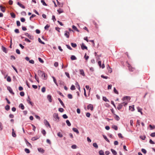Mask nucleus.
<instances>
[{
  "label": "nucleus",
  "mask_w": 155,
  "mask_h": 155,
  "mask_svg": "<svg viewBox=\"0 0 155 155\" xmlns=\"http://www.w3.org/2000/svg\"><path fill=\"white\" fill-rule=\"evenodd\" d=\"M130 99V97L125 96L122 99V100L124 101L122 103L118 104L117 107V109L120 110L122 107L123 106H126L128 103V101Z\"/></svg>",
  "instance_id": "nucleus-1"
},
{
  "label": "nucleus",
  "mask_w": 155,
  "mask_h": 155,
  "mask_svg": "<svg viewBox=\"0 0 155 155\" xmlns=\"http://www.w3.org/2000/svg\"><path fill=\"white\" fill-rule=\"evenodd\" d=\"M127 67H128L129 70L130 71H133L135 69L134 68H132V67H131L129 64H128Z\"/></svg>",
  "instance_id": "nucleus-2"
},
{
  "label": "nucleus",
  "mask_w": 155,
  "mask_h": 155,
  "mask_svg": "<svg viewBox=\"0 0 155 155\" xmlns=\"http://www.w3.org/2000/svg\"><path fill=\"white\" fill-rule=\"evenodd\" d=\"M64 35L67 38H69L70 36V33L67 31H64Z\"/></svg>",
  "instance_id": "nucleus-3"
},
{
  "label": "nucleus",
  "mask_w": 155,
  "mask_h": 155,
  "mask_svg": "<svg viewBox=\"0 0 155 155\" xmlns=\"http://www.w3.org/2000/svg\"><path fill=\"white\" fill-rule=\"evenodd\" d=\"M87 109H90L91 110H92L93 109V107L91 104H89L87 107Z\"/></svg>",
  "instance_id": "nucleus-4"
},
{
  "label": "nucleus",
  "mask_w": 155,
  "mask_h": 155,
  "mask_svg": "<svg viewBox=\"0 0 155 155\" xmlns=\"http://www.w3.org/2000/svg\"><path fill=\"white\" fill-rule=\"evenodd\" d=\"M81 48L82 50H84V49H86L87 50V47L84 45V43H82L81 45Z\"/></svg>",
  "instance_id": "nucleus-5"
},
{
  "label": "nucleus",
  "mask_w": 155,
  "mask_h": 155,
  "mask_svg": "<svg viewBox=\"0 0 155 155\" xmlns=\"http://www.w3.org/2000/svg\"><path fill=\"white\" fill-rule=\"evenodd\" d=\"M27 101L28 103V104H30L32 106H33V104L32 102H31V101L30 98L29 97H28V98L27 100Z\"/></svg>",
  "instance_id": "nucleus-6"
},
{
  "label": "nucleus",
  "mask_w": 155,
  "mask_h": 155,
  "mask_svg": "<svg viewBox=\"0 0 155 155\" xmlns=\"http://www.w3.org/2000/svg\"><path fill=\"white\" fill-rule=\"evenodd\" d=\"M114 118L116 120L118 121L120 119L119 117L116 114H114Z\"/></svg>",
  "instance_id": "nucleus-7"
},
{
  "label": "nucleus",
  "mask_w": 155,
  "mask_h": 155,
  "mask_svg": "<svg viewBox=\"0 0 155 155\" xmlns=\"http://www.w3.org/2000/svg\"><path fill=\"white\" fill-rule=\"evenodd\" d=\"M44 124L45 125H48L49 127H51L50 125L49 122H48V121L47 120H44Z\"/></svg>",
  "instance_id": "nucleus-8"
},
{
  "label": "nucleus",
  "mask_w": 155,
  "mask_h": 155,
  "mask_svg": "<svg viewBox=\"0 0 155 155\" xmlns=\"http://www.w3.org/2000/svg\"><path fill=\"white\" fill-rule=\"evenodd\" d=\"M47 99L49 102H52L51 97V95H48L47 96Z\"/></svg>",
  "instance_id": "nucleus-9"
},
{
  "label": "nucleus",
  "mask_w": 155,
  "mask_h": 155,
  "mask_svg": "<svg viewBox=\"0 0 155 155\" xmlns=\"http://www.w3.org/2000/svg\"><path fill=\"white\" fill-rule=\"evenodd\" d=\"M0 8L1 10L3 12H5V7L2 6V5H0Z\"/></svg>",
  "instance_id": "nucleus-10"
},
{
  "label": "nucleus",
  "mask_w": 155,
  "mask_h": 155,
  "mask_svg": "<svg viewBox=\"0 0 155 155\" xmlns=\"http://www.w3.org/2000/svg\"><path fill=\"white\" fill-rule=\"evenodd\" d=\"M17 5L22 8L24 9L25 8V6L23 5L20 3L19 2H18L17 3Z\"/></svg>",
  "instance_id": "nucleus-11"
},
{
  "label": "nucleus",
  "mask_w": 155,
  "mask_h": 155,
  "mask_svg": "<svg viewBox=\"0 0 155 155\" xmlns=\"http://www.w3.org/2000/svg\"><path fill=\"white\" fill-rule=\"evenodd\" d=\"M53 117H54V118H57L58 120L59 119V117H58V114L55 113V114H53Z\"/></svg>",
  "instance_id": "nucleus-12"
},
{
  "label": "nucleus",
  "mask_w": 155,
  "mask_h": 155,
  "mask_svg": "<svg viewBox=\"0 0 155 155\" xmlns=\"http://www.w3.org/2000/svg\"><path fill=\"white\" fill-rule=\"evenodd\" d=\"M134 105L129 106V110H130L132 111H133L134 110Z\"/></svg>",
  "instance_id": "nucleus-13"
},
{
  "label": "nucleus",
  "mask_w": 155,
  "mask_h": 155,
  "mask_svg": "<svg viewBox=\"0 0 155 155\" xmlns=\"http://www.w3.org/2000/svg\"><path fill=\"white\" fill-rule=\"evenodd\" d=\"M2 49L3 51L5 53H7L8 52V51L7 50V49L6 48L3 47V46H2Z\"/></svg>",
  "instance_id": "nucleus-14"
},
{
  "label": "nucleus",
  "mask_w": 155,
  "mask_h": 155,
  "mask_svg": "<svg viewBox=\"0 0 155 155\" xmlns=\"http://www.w3.org/2000/svg\"><path fill=\"white\" fill-rule=\"evenodd\" d=\"M73 130L76 132L77 134H79V132L78 130L75 128H73L72 129Z\"/></svg>",
  "instance_id": "nucleus-15"
},
{
  "label": "nucleus",
  "mask_w": 155,
  "mask_h": 155,
  "mask_svg": "<svg viewBox=\"0 0 155 155\" xmlns=\"http://www.w3.org/2000/svg\"><path fill=\"white\" fill-rule=\"evenodd\" d=\"M38 74L39 75H41V77H42V75L43 74H44V72L40 70H39L38 71Z\"/></svg>",
  "instance_id": "nucleus-16"
},
{
  "label": "nucleus",
  "mask_w": 155,
  "mask_h": 155,
  "mask_svg": "<svg viewBox=\"0 0 155 155\" xmlns=\"http://www.w3.org/2000/svg\"><path fill=\"white\" fill-rule=\"evenodd\" d=\"M8 90L9 92L12 94H14V93L13 92V91L12 89L10 87H9V88H8Z\"/></svg>",
  "instance_id": "nucleus-17"
},
{
  "label": "nucleus",
  "mask_w": 155,
  "mask_h": 155,
  "mask_svg": "<svg viewBox=\"0 0 155 155\" xmlns=\"http://www.w3.org/2000/svg\"><path fill=\"white\" fill-rule=\"evenodd\" d=\"M111 151L114 155H116L117 154V152L114 150L111 149Z\"/></svg>",
  "instance_id": "nucleus-18"
},
{
  "label": "nucleus",
  "mask_w": 155,
  "mask_h": 155,
  "mask_svg": "<svg viewBox=\"0 0 155 155\" xmlns=\"http://www.w3.org/2000/svg\"><path fill=\"white\" fill-rule=\"evenodd\" d=\"M57 12H58L59 14L63 12V10L61 8H59V9H58Z\"/></svg>",
  "instance_id": "nucleus-19"
},
{
  "label": "nucleus",
  "mask_w": 155,
  "mask_h": 155,
  "mask_svg": "<svg viewBox=\"0 0 155 155\" xmlns=\"http://www.w3.org/2000/svg\"><path fill=\"white\" fill-rule=\"evenodd\" d=\"M80 74H81L83 76H85V74H84V71L83 70H82V69L80 70Z\"/></svg>",
  "instance_id": "nucleus-20"
},
{
  "label": "nucleus",
  "mask_w": 155,
  "mask_h": 155,
  "mask_svg": "<svg viewBox=\"0 0 155 155\" xmlns=\"http://www.w3.org/2000/svg\"><path fill=\"white\" fill-rule=\"evenodd\" d=\"M19 107L22 110H24L25 107L22 104H20L19 105Z\"/></svg>",
  "instance_id": "nucleus-21"
},
{
  "label": "nucleus",
  "mask_w": 155,
  "mask_h": 155,
  "mask_svg": "<svg viewBox=\"0 0 155 155\" xmlns=\"http://www.w3.org/2000/svg\"><path fill=\"white\" fill-rule=\"evenodd\" d=\"M107 68L108 70V72L110 73H111L112 71L111 68L109 67V65H107Z\"/></svg>",
  "instance_id": "nucleus-22"
},
{
  "label": "nucleus",
  "mask_w": 155,
  "mask_h": 155,
  "mask_svg": "<svg viewBox=\"0 0 155 155\" xmlns=\"http://www.w3.org/2000/svg\"><path fill=\"white\" fill-rule=\"evenodd\" d=\"M12 135L14 137H15L16 136V134H15V132L14 131V129H12Z\"/></svg>",
  "instance_id": "nucleus-23"
},
{
  "label": "nucleus",
  "mask_w": 155,
  "mask_h": 155,
  "mask_svg": "<svg viewBox=\"0 0 155 155\" xmlns=\"http://www.w3.org/2000/svg\"><path fill=\"white\" fill-rule=\"evenodd\" d=\"M38 150L39 152L41 153H44V150L42 148H38Z\"/></svg>",
  "instance_id": "nucleus-24"
},
{
  "label": "nucleus",
  "mask_w": 155,
  "mask_h": 155,
  "mask_svg": "<svg viewBox=\"0 0 155 155\" xmlns=\"http://www.w3.org/2000/svg\"><path fill=\"white\" fill-rule=\"evenodd\" d=\"M58 101L60 102V103L62 105L63 107H64V104L63 103L62 101L61 100L60 98H58Z\"/></svg>",
  "instance_id": "nucleus-25"
},
{
  "label": "nucleus",
  "mask_w": 155,
  "mask_h": 155,
  "mask_svg": "<svg viewBox=\"0 0 155 155\" xmlns=\"http://www.w3.org/2000/svg\"><path fill=\"white\" fill-rule=\"evenodd\" d=\"M137 110H138V112H140L141 113V114H143V113H142V112L141 111V110H142V109L141 108H140L139 107H137Z\"/></svg>",
  "instance_id": "nucleus-26"
},
{
  "label": "nucleus",
  "mask_w": 155,
  "mask_h": 155,
  "mask_svg": "<svg viewBox=\"0 0 155 155\" xmlns=\"http://www.w3.org/2000/svg\"><path fill=\"white\" fill-rule=\"evenodd\" d=\"M10 106L8 105H6L5 107V109L7 110H8L10 109Z\"/></svg>",
  "instance_id": "nucleus-27"
},
{
  "label": "nucleus",
  "mask_w": 155,
  "mask_h": 155,
  "mask_svg": "<svg viewBox=\"0 0 155 155\" xmlns=\"http://www.w3.org/2000/svg\"><path fill=\"white\" fill-rule=\"evenodd\" d=\"M71 60H74L77 59L76 58L74 55H72L71 57Z\"/></svg>",
  "instance_id": "nucleus-28"
},
{
  "label": "nucleus",
  "mask_w": 155,
  "mask_h": 155,
  "mask_svg": "<svg viewBox=\"0 0 155 155\" xmlns=\"http://www.w3.org/2000/svg\"><path fill=\"white\" fill-rule=\"evenodd\" d=\"M10 15L12 18H15V15L14 13H13V12L11 13Z\"/></svg>",
  "instance_id": "nucleus-29"
},
{
  "label": "nucleus",
  "mask_w": 155,
  "mask_h": 155,
  "mask_svg": "<svg viewBox=\"0 0 155 155\" xmlns=\"http://www.w3.org/2000/svg\"><path fill=\"white\" fill-rule=\"evenodd\" d=\"M112 128L115 130H117L118 129V127H117V126L116 125H113L112 127Z\"/></svg>",
  "instance_id": "nucleus-30"
},
{
  "label": "nucleus",
  "mask_w": 155,
  "mask_h": 155,
  "mask_svg": "<svg viewBox=\"0 0 155 155\" xmlns=\"http://www.w3.org/2000/svg\"><path fill=\"white\" fill-rule=\"evenodd\" d=\"M103 137L105 139V140L107 141V142H108V143H109L110 142V141L109 140L107 139V137L105 135H103Z\"/></svg>",
  "instance_id": "nucleus-31"
},
{
  "label": "nucleus",
  "mask_w": 155,
  "mask_h": 155,
  "mask_svg": "<svg viewBox=\"0 0 155 155\" xmlns=\"http://www.w3.org/2000/svg\"><path fill=\"white\" fill-rule=\"evenodd\" d=\"M66 123L67 125L68 126H71V124L68 120H66Z\"/></svg>",
  "instance_id": "nucleus-32"
},
{
  "label": "nucleus",
  "mask_w": 155,
  "mask_h": 155,
  "mask_svg": "<svg viewBox=\"0 0 155 155\" xmlns=\"http://www.w3.org/2000/svg\"><path fill=\"white\" fill-rule=\"evenodd\" d=\"M99 153L100 155H104V152L102 150H100L99 152Z\"/></svg>",
  "instance_id": "nucleus-33"
},
{
  "label": "nucleus",
  "mask_w": 155,
  "mask_h": 155,
  "mask_svg": "<svg viewBox=\"0 0 155 155\" xmlns=\"http://www.w3.org/2000/svg\"><path fill=\"white\" fill-rule=\"evenodd\" d=\"M7 81L8 82H10L11 81V79L10 76H8L7 78Z\"/></svg>",
  "instance_id": "nucleus-34"
},
{
  "label": "nucleus",
  "mask_w": 155,
  "mask_h": 155,
  "mask_svg": "<svg viewBox=\"0 0 155 155\" xmlns=\"http://www.w3.org/2000/svg\"><path fill=\"white\" fill-rule=\"evenodd\" d=\"M71 46L73 48H75L77 46L76 44L73 43H71Z\"/></svg>",
  "instance_id": "nucleus-35"
},
{
  "label": "nucleus",
  "mask_w": 155,
  "mask_h": 155,
  "mask_svg": "<svg viewBox=\"0 0 155 155\" xmlns=\"http://www.w3.org/2000/svg\"><path fill=\"white\" fill-rule=\"evenodd\" d=\"M72 28L74 29V30H75L77 31H78V30L77 28L74 25H73L72 26Z\"/></svg>",
  "instance_id": "nucleus-36"
},
{
  "label": "nucleus",
  "mask_w": 155,
  "mask_h": 155,
  "mask_svg": "<svg viewBox=\"0 0 155 155\" xmlns=\"http://www.w3.org/2000/svg\"><path fill=\"white\" fill-rule=\"evenodd\" d=\"M57 135L60 137H63L62 134L60 132H58L57 134Z\"/></svg>",
  "instance_id": "nucleus-37"
},
{
  "label": "nucleus",
  "mask_w": 155,
  "mask_h": 155,
  "mask_svg": "<svg viewBox=\"0 0 155 155\" xmlns=\"http://www.w3.org/2000/svg\"><path fill=\"white\" fill-rule=\"evenodd\" d=\"M71 89L72 90H75V86L72 85L71 87Z\"/></svg>",
  "instance_id": "nucleus-38"
},
{
  "label": "nucleus",
  "mask_w": 155,
  "mask_h": 155,
  "mask_svg": "<svg viewBox=\"0 0 155 155\" xmlns=\"http://www.w3.org/2000/svg\"><path fill=\"white\" fill-rule=\"evenodd\" d=\"M103 100L105 102L109 101L106 98V97H103Z\"/></svg>",
  "instance_id": "nucleus-39"
},
{
  "label": "nucleus",
  "mask_w": 155,
  "mask_h": 155,
  "mask_svg": "<svg viewBox=\"0 0 155 155\" xmlns=\"http://www.w3.org/2000/svg\"><path fill=\"white\" fill-rule=\"evenodd\" d=\"M114 91L115 93L117 94H119V93H118V91L116 89L115 87H114Z\"/></svg>",
  "instance_id": "nucleus-40"
},
{
  "label": "nucleus",
  "mask_w": 155,
  "mask_h": 155,
  "mask_svg": "<svg viewBox=\"0 0 155 155\" xmlns=\"http://www.w3.org/2000/svg\"><path fill=\"white\" fill-rule=\"evenodd\" d=\"M38 41L41 43L42 44H43V45L45 44V43L44 42L42 41L40 39V38H38Z\"/></svg>",
  "instance_id": "nucleus-41"
},
{
  "label": "nucleus",
  "mask_w": 155,
  "mask_h": 155,
  "mask_svg": "<svg viewBox=\"0 0 155 155\" xmlns=\"http://www.w3.org/2000/svg\"><path fill=\"white\" fill-rule=\"evenodd\" d=\"M140 138L142 140H145V139L146 138V137L145 136H140Z\"/></svg>",
  "instance_id": "nucleus-42"
},
{
  "label": "nucleus",
  "mask_w": 155,
  "mask_h": 155,
  "mask_svg": "<svg viewBox=\"0 0 155 155\" xmlns=\"http://www.w3.org/2000/svg\"><path fill=\"white\" fill-rule=\"evenodd\" d=\"M25 151L27 153H29L30 152V150L27 148H25Z\"/></svg>",
  "instance_id": "nucleus-43"
},
{
  "label": "nucleus",
  "mask_w": 155,
  "mask_h": 155,
  "mask_svg": "<svg viewBox=\"0 0 155 155\" xmlns=\"http://www.w3.org/2000/svg\"><path fill=\"white\" fill-rule=\"evenodd\" d=\"M41 2L42 3V4L45 6H47V5L46 3H45V2L43 0H41Z\"/></svg>",
  "instance_id": "nucleus-44"
},
{
  "label": "nucleus",
  "mask_w": 155,
  "mask_h": 155,
  "mask_svg": "<svg viewBox=\"0 0 155 155\" xmlns=\"http://www.w3.org/2000/svg\"><path fill=\"white\" fill-rule=\"evenodd\" d=\"M149 127L150 128V130L153 129L155 128V126L153 125V126H152L151 125H149Z\"/></svg>",
  "instance_id": "nucleus-45"
},
{
  "label": "nucleus",
  "mask_w": 155,
  "mask_h": 155,
  "mask_svg": "<svg viewBox=\"0 0 155 155\" xmlns=\"http://www.w3.org/2000/svg\"><path fill=\"white\" fill-rule=\"evenodd\" d=\"M68 97L69 99H72V95L70 94H69L68 95Z\"/></svg>",
  "instance_id": "nucleus-46"
},
{
  "label": "nucleus",
  "mask_w": 155,
  "mask_h": 155,
  "mask_svg": "<svg viewBox=\"0 0 155 155\" xmlns=\"http://www.w3.org/2000/svg\"><path fill=\"white\" fill-rule=\"evenodd\" d=\"M58 110L61 112H62L64 111V109L62 108H60L58 109Z\"/></svg>",
  "instance_id": "nucleus-47"
},
{
  "label": "nucleus",
  "mask_w": 155,
  "mask_h": 155,
  "mask_svg": "<svg viewBox=\"0 0 155 155\" xmlns=\"http://www.w3.org/2000/svg\"><path fill=\"white\" fill-rule=\"evenodd\" d=\"M93 146L96 148H97L98 147V146L97 145V144L96 143H93Z\"/></svg>",
  "instance_id": "nucleus-48"
},
{
  "label": "nucleus",
  "mask_w": 155,
  "mask_h": 155,
  "mask_svg": "<svg viewBox=\"0 0 155 155\" xmlns=\"http://www.w3.org/2000/svg\"><path fill=\"white\" fill-rule=\"evenodd\" d=\"M93 23L95 25V27L96 28H98V25H97V23L96 22H95V21H93Z\"/></svg>",
  "instance_id": "nucleus-49"
},
{
  "label": "nucleus",
  "mask_w": 155,
  "mask_h": 155,
  "mask_svg": "<svg viewBox=\"0 0 155 155\" xmlns=\"http://www.w3.org/2000/svg\"><path fill=\"white\" fill-rule=\"evenodd\" d=\"M25 35L28 36L29 38L31 39V36L29 35L28 33H26L25 34Z\"/></svg>",
  "instance_id": "nucleus-50"
},
{
  "label": "nucleus",
  "mask_w": 155,
  "mask_h": 155,
  "mask_svg": "<svg viewBox=\"0 0 155 155\" xmlns=\"http://www.w3.org/2000/svg\"><path fill=\"white\" fill-rule=\"evenodd\" d=\"M45 87H43L41 89V91L43 93H44L45 91Z\"/></svg>",
  "instance_id": "nucleus-51"
},
{
  "label": "nucleus",
  "mask_w": 155,
  "mask_h": 155,
  "mask_svg": "<svg viewBox=\"0 0 155 155\" xmlns=\"http://www.w3.org/2000/svg\"><path fill=\"white\" fill-rule=\"evenodd\" d=\"M142 152L144 154H146L147 153L146 150L144 149H141Z\"/></svg>",
  "instance_id": "nucleus-52"
},
{
  "label": "nucleus",
  "mask_w": 155,
  "mask_h": 155,
  "mask_svg": "<svg viewBox=\"0 0 155 155\" xmlns=\"http://www.w3.org/2000/svg\"><path fill=\"white\" fill-rule=\"evenodd\" d=\"M38 60L41 63H43L44 61L41 58H38Z\"/></svg>",
  "instance_id": "nucleus-53"
},
{
  "label": "nucleus",
  "mask_w": 155,
  "mask_h": 155,
  "mask_svg": "<svg viewBox=\"0 0 155 155\" xmlns=\"http://www.w3.org/2000/svg\"><path fill=\"white\" fill-rule=\"evenodd\" d=\"M21 14L24 16H25L26 15V12L24 11L21 12Z\"/></svg>",
  "instance_id": "nucleus-54"
},
{
  "label": "nucleus",
  "mask_w": 155,
  "mask_h": 155,
  "mask_svg": "<svg viewBox=\"0 0 155 155\" xmlns=\"http://www.w3.org/2000/svg\"><path fill=\"white\" fill-rule=\"evenodd\" d=\"M20 95L21 96H23L25 95V93L23 91H21L20 93Z\"/></svg>",
  "instance_id": "nucleus-55"
},
{
  "label": "nucleus",
  "mask_w": 155,
  "mask_h": 155,
  "mask_svg": "<svg viewBox=\"0 0 155 155\" xmlns=\"http://www.w3.org/2000/svg\"><path fill=\"white\" fill-rule=\"evenodd\" d=\"M38 137H33L31 138V140L33 141H35L38 139Z\"/></svg>",
  "instance_id": "nucleus-56"
},
{
  "label": "nucleus",
  "mask_w": 155,
  "mask_h": 155,
  "mask_svg": "<svg viewBox=\"0 0 155 155\" xmlns=\"http://www.w3.org/2000/svg\"><path fill=\"white\" fill-rule=\"evenodd\" d=\"M3 129V126L1 122H0V130H2Z\"/></svg>",
  "instance_id": "nucleus-57"
},
{
  "label": "nucleus",
  "mask_w": 155,
  "mask_h": 155,
  "mask_svg": "<svg viewBox=\"0 0 155 155\" xmlns=\"http://www.w3.org/2000/svg\"><path fill=\"white\" fill-rule=\"evenodd\" d=\"M65 74L67 76V77L68 78H70V76H69V74L68 72H65Z\"/></svg>",
  "instance_id": "nucleus-58"
},
{
  "label": "nucleus",
  "mask_w": 155,
  "mask_h": 155,
  "mask_svg": "<svg viewBox=\"0 0 155 155\" xmlns=\"http://www.w3.org/2000/svg\"><path fill=\"white\" fill-rule=\"evenodd\" d=\"M43 79H46V75H45V73L44 72V74H43L42 75V77Z\"/></svg>",
  "instance_id": "nucleus-59"
},
{
  "label": "nucleus",
  "mask_w": 155,
  "mask_h": 155,
  "mask_svg": "<svg viewBox=\"0 0 155 155\" xmlns=\"http://www.w3.org/2000/svg\"><path fill=\"white\" fill-rule=\"evenodd\" d=\"M16 24L17 26H19L20 25V22L18 21H16Z\"/></svg>",
  "instance_id": "nucleus-60"
},
{
  "label": "nucleus",
  "mask_w": 155,
  "mask_h": 155,
  "mask_svg": "<svg viewBox=\"0 0 155 155\" xmlns=\"http://www.w3.org/2000/svg\"><path fill=\"white\" fill-rule=\"evenodd\" d=\"M150 136L153 137H155V132L152 133L150 134Z\"/></svg>",
  "instance_id": "nucleus-61"
},
{
  "label": "nucleus",
  "mask_w": 155,
  "mask_h": 155,
  "mask_svg": "<svg viewBox=\"0 0 155 155\" xmlns=\"http://www.w3.org/2000/svg\"><path fill=\"white\" fill-rule=\"evenodd\" d=\"M29 62L30 63L32 64H34L35 63L34 61L33 60H31L29 61Z\"/></svg>",
  "instance_id": "nucleus-62"
},
{
  "label": "nucleus",
  "mask_w": 155,
  "mask_h": 155,
  "mask_svg": "<svg viewBox=\"0 0 155 155\" xmlns=\"http://www.w3.org/2000/svg\"><path fill=\"white\" fill-rule=\"evenodd\" d=\"M41 132L42 134L44 135H45L46 134V132L45 130H43Z\"/></svg>",
  "instance_id": "nucleus-63"
},
{
  "label": "nucleus",
  "mask_w": 155,
  "mask_h": 155,
  "mask_svg": "<svg viewBox=\"0 0 155 155\" xmlns=\"http://www.w3.org/2000/svg\"><path fill=\"white\" fill-rule=\"evenodd\" d=\"M91 114L89 113H87L86 114V116L87 117H89L90 116Z\"/></svg>",
  "instance_id": "nucleus-64"
}]
</instances>
